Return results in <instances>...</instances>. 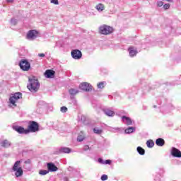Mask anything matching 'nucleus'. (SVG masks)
I'll return each mask as SVG.
<instances>
[{
  "label": "nucleus",
  "instance_id": "f257e3e1",
  "mask_svg": "<svg viewBox=\"0 0 181 181\" xmlns=\"http://www.w3.org/2000/svg\"><path fill=\"white\" fill-rule=\"evenodd\" d=\"M29 84L28 88L31 93H36L40 88V83L36 77L32 76L28 78Z\"/></svg>",
  "mask_w": 181,
  "mask_h": 181
},
{
  "label": "nucleus",
  "instance_id": "f03ea898",
  "mask_svg": "<svg viewBox=\"0 0 181 181\" xmlns=\"http://www.w3.org/2000/svg\"><path fill=\"white\" fill-rule=\"evenodd\" d=\"M12 170L15 172L16 177H21L23 175V169L21 167V160H18L14 163Z\"/></svg>",
  "mask_w": 181,
  "mask_h": 181
},
{
  "label": "nucleus",
  "instance_id": "7ed1b4c3",
  "mask_svg": "<svg viewBox=\"0 0 181 181\" xmlns=\"http://www.w3.org/2000/svg\"><path fill=\"white\" fill-rule=\"evenodd\" d=\"M114 32V28L107 25H103L99 27V33L100 35H111Z\"/></svg>",
  "mask_w": 181,
  "mask_h": 181
},
{
  "label": "nucleus",
  "instance_id": "20e7f679",
  "mask_svg": "<svg viewBox=\"0 0 181 181\" xmlns=\"http://www.w3.org/2000/svg\"><path fill=\"white\" fill-rule=\"evenodd\" d=\"M27 131H28V134L30 132H37L39 131V124L35 121H30Z\"/></svg>",
  "mask_w": 181,
  "mask_h": 181
},
{
  "label": "nucleus",
  "instance_id": "39448f33",
  "mask_svg": "<svg viewBox=\"0 0 181 181\" xmlns=\"http://www.w3.org/2000/svg\"><path fill=\"white\" fill-rule=\"evenodd\" d=\"M19 66L23 71H29L30 69V63L26 59H22L19 63Z\"/></svg>",
  "mask_w": 181,
  "mask_h": 181
},
{
  "label": "nucleus",
  "instance_id": "423d86ee",
  "mask_svg": "<svg viewBox=\"0 0 181 181\" xmlns=\"http://www.w3.org/2000/svg\"><path fill=\"white\" fill-rule=\"evenodd\" d=\"M20 98H22V93H16L13 96L10 97L9 103L14 107H16V103L18 102V100H20Z\"/></svg>",
  "mask_w": 181,
  "mask_h": 181
},
{
  "label": "nucleus",
  "instance_id": "0eeeda50",
  "mask_svg": "<svg viewBox=\"0 0 181 181\" xmlns=\"http://www.w3.org/2000/svg\"><path fill=\"white\" fill-rule=\"evenodd\" d=\"M37 36H39V32L37 30H30L27 33L26 37L28 39V40H35Z\"/></svg>",
  "mask_w": 181,
  "mask_h": 181
},
{
  "label": "nucleus",
  "instance_id": "6e6552de",
  "mask_svg": "<svg viewBox=\"0 0 181 181\" xmlns=\"http://www.w3.org/2000/svg\"><path fill=\"white\" fill-rule=\"evenodd\" d=\"M71 56L73 59H75L76 60H78L81 59L83 54L81 53V51L78 49H74L71 52Z\"/></svg>",
  "mask_w": 181,
  "mask_h": 181
},
{
  "label": "nucleus",
  "instance_id": "1a4fd4ad",
  "mask_svg": "<svg viewBox=\"0 0 181 181\" xmlns=\"http://www.w3.org/2000/svg\"><path fill=\"white\" fill-rule=\"evenodd\" d=\"M13 129L18 134H25V135L29 134V130H28V129H25L21 126H15Z\"/></svg>",
  "mask_w": 181,
  "mask_h": 181
},
{
  "label": "nucleus",
  "instance_id": "9d476101",
  "mask_svg": "<svg viewBox=\"0 0 181 181\" xmlns=\"http://www.w3.org/2000/svg\"><path fill=\"white\" fill-rule=\"evenodd\" d=\"M81 88H82V90H83V91H91V90L93 89V87L91 86V85H90V83H82L80 86Z\"/></svg>",
  "mask_w": 181,
  "mask_h": 181
},
{
  "label": "nucleus",
  "instance_id": "9b49d317",
  "mask_svg": "<svg viewBox=\"0 0 181 181\" xmlns=\"http://www.w3.org/2000/svg\"><path fill=\"white\" fill-rule=\"evenodd\" d=\"M54 74H56V71L48 69L45 71V76L47 78H54Z\"/></svg>",
  "mask_w": 181,
  "mask_h": 181
},
{
  "label": "nucleus",
  "instance_id": "f8f14e48",
  "mask_svg": "<svg viewBox=\"0 0 181 181\" xmlns=\"http://www.w3.org/2000/svg\"><path fill=\"white\" fill-rule=\"evenodd\" d=\"M47 168L49 172H57L59 170V168L57 166H56L54 163H48L47 164Z\"/></svg>",
  "mask_w": 181,
  "mask_h": 181
},
{
  "label": "nucleus",
  "instance_id": "ddd939ff",
  "mask_svg": "<svg viewBox=\"0 0 181 181\" xmlns=\"http://www.w3.org/2000/svg\"><path fill=\"white\" fill-rule=\"evenodd\" d=\"M171 154L173 156H174V158H181V151L175 147L172 148Z\"/></svg>",
  "mask_w": 181,
  "mask_h": 181
},
{
  "label": "nucleus",
  "instance_id": "4468645a",
  "mask_svg": "<svg viewBox=\"0 0 181 181\" xmlns=\"http://www.w3.org/2000/svg\"><path fill=\"white\" fill-rule=\"evenodd\" d=\"M122 118L127 125H132V120L131 118L127 116H122Z\"/></svg>",
  "mask_w": 181,
  "mask_h": 181
},
{
  "label": "nucleus",
  "instance_id": "2eb2a0df",
  "mask_svg": "<svg viewBox=\"0 0 181 181\" xmlns=\"http://www.w3.org/2000/svg\"><path fill=\"white\" fill-rule=\"evenodd\" d=\"M156 144L157 146H163L165 145V140L162 138H158L156 141Z\"/></svg>",
  "mask_w": 181,
  "mask_h": 181
},
{
  "label": "nucleus",
  "instance_id": "dca6fc26",
  "mask_svg": "<svg viewBox=\"0 0 181 181\" xmlns=\"http://www.w3.org/2000/svg\"><path fill=\"white\" fill-rule=\"evenodd\" d=\"M1 146H3V148H9V146L11 145V142L8 140H4L0 143Z\"/></svg>",
  "mask_w": 181,
  "mask_h": 181
},
{
  "label": "nucleus",
  "instance_id": "f3484780",
  "mask_svg": "<svg viewBox=\"0 0 181 181\" xmlns=\"http://www.w3.org/2000/svg\"><path fill=\"white\" fill-rule=\"evenodd\" d=\"M105 114L107 115V117H114L115 115V112L110 110H106L104 111Z\"/></svg>",
  "mask_w": 181,
  "mask_h": 181
},
{
  "label": "nucleus",
  "instance_id": "a211bd4d",
  "mask_svg": "<svg viewBox=\"0 0 181 181\" xmlns=\"http://www.w3.org/2000/svg\"><path fill=\"white\" fill-rule=\"evenodd\" d=\"M129 50V54L131 57H134V56H136V54L138 53L136 50L133 49L132 47H130Z\"/></svg>",
  "mask_w": 181,
  "mask_h": 181
},
{
  "label": "nucleus",
  "instance_id": "6ab92c4d",
  "mask_svg": "<svg viewBox=\"0 0 181 181\" xmlns=\"http://www.w3.org/2000/svg\"><path fill=\"white\" fill-rule=\"evenodd\" d=\"M124 132L126 134H132V132H135V127H129L125 129Z\"/></svg>",
  "mask_w": 181,
  "mask_h": 181
},
{
  "label": "nucleus",
  "instance_id": "aec40b11",
  "mask_svg": "<svg viewBox=\"0 0 181 181\" xmlns=\"http://www.w3.org/2000/svg\"><path fill=\"white\" fill-rule=\"evenodd\" d=\"M105 8V7H104L103 4H99L96 6L97 11H99L100 12H102V11H104Z\"/></svg>",
  "mask_w": 181,
  "mask_h": 181
},
{
  "label": "nucleus",
  "instance_id": "412c9836",
  "mask_svg": "<svg viewBox=\"0 0 181 181\" xmlns=\"http://www.w3.org/2000/svg\"><path fill=\"white\" fill-rule=\"evenodd\" d=\"M146 145H147L148 148H153L155 143L153 142V140H148L146 141Z\"/></svg>",
  "mask_w": 181,
  "mask_h": 181
},
{
  "label": "nucleus",
  "instance_id": "4be33fe9",
  "mask_svg": "<svg viewBox=\"0 0 181 181\" xmlns=\"http://www.w3.org/2000/svg\"><path fill=\"white\" fill-rule=\"evenodd\" d=\"M61 152H62L63 153H70V152H71V149H70V148H61Z\"/></svg>",
  "mask_w": 181,
  "mask_h": 181
},
{
  "label": "nucleus",
  "instance_id": "5701e85b",
  "mask_svg": "<svg viewBox=\"0 0 181 181\" xmlns=\"http://www.w3.org/2000/svg\"><path fill=\"white\" fill-rule=\"evenodd\" d=\"M137 152L139 155H145V149L142 148L141 146L137 147Z\"/></svg>",
  "mask_w": 181,
  "mask_h": 181
},
{
  "label": "nucleus",
  "instance_id": "b1692460",
  "mask_svg": "<svg viewBox=\"0 0 181 181\" xmlns=\"http://www.w3.org/2000/svg\"><path fill=\"white\" fill-rule=\"evenodd\" d=\"M93 132H94V134H97L100 135V134H103V129L94 128Z\"/></svg>",
  "mask_w": 181,
  "mask_h": 181
},
{
  "label": "nucleus",
  "instance_id": "393cba45",
  "mask_svg": "<svg viewBox=\"0 0 181 181\" xmlns=\"http://www.w3.org/2000/svg\"><path fill=\"white\" fill-rule=\"evenodd\" d=\"M78 93V90H76L75 89L69 90V93L71 94V95H76V94H77Z\"/></svg>",
  "mask_w": 181,
  "mask_h": 181
},
{
  "label": "nucleus",
  "instance_id": "a878e982",
  "mask_svg": "<svg viewBox=\"0 0 181 181\" xmlns=\"http://www.w3.org/2000/svg\"><path fill=\"white\" fill-rule=\"evenodd\" d=\"M47 173H49V170H41L39 171V174L42 175H47Z\"/></svg>",
  "mask_w": 181,
  "mask_h": 181
},
{
  "label": "nucleus",
  "instance_id": "bb28decb",
  "mask_svg": "<svg viewBox=\"0 0 181 181\" xmlns=\"http://www.w3.org/2000/svg\"><path fill=\"white\" fill-rule=\"evenodd\" d=\"M77 141L78 142H83V141H84V136L83 135L78 136Z\"/></svg>",
  "mask_w": 181,
  "mask_h": 181
},
{
  "label": "nucleus",
  "instance_id": "cd10ccee",
  "mask_svg": "<svg viewBox=\"0 0 181 181\" xmlns=\"http://www.w3.org/2000/svg\"><path fill=\"white\" fill-rule=\"evenodd\" d=\"M104 82H100L98 83V88H104Z\"/></svg>",
  "mask_w": 181,
  "mask_h": 181
},
{
  "label": "nucleus",
  "instance_id": "c85d7f7f",
  "mask_svg": "<svg viewBox=\"0 0 181 181\" xmlns=\"http://www.w3.org/2000/svg\"><path fill=\"white\" fill-rule=\"evenodd\" d=\"M108 180V175H103L101 176V180L105 181Z\"/></svg>",
  "mask_w": 181,
  "mask_h": 181
},
{
  "label": "nucleus",
  "instance_id": "c756f323",
  "mask_svg": "<svg viewBox=\"0 0 181 181\" xmlns=\"http://www.w3.org/2000/svg\"><path fill=\"white\" fill-rule=\"evenodd\" d=\"M61 112H67V107L66 106H63L61 107Z\"/></svg>",
  "mask_w": 181,
  "mask_h": 181
},
{
  "label": "nucleus",
  "instance_id": "7c9ffc66",
  "mask_svg": "<svg viewBox=\"0 0 181 181\" xmlns=\"http://www.w3.org/2000/svg\"><path fill=\"white\" fill-rule=\"evenodd\" d=\"M51 4H54V5H59V0H51Z\"/></svg>",
  "mask_w": 181,
  "mask_h": 181
},
{
  "label": "nucleus",
  "instance_id": "2f4dec72",
  "mask_svg": "<svg viewBox=\"0 0 181 181\" xmlns=\"http://www.w3.org/2000/svg\"><path fill=\"white\" fill-rule=\"evenodd\" d=\"M163 8H164V9H169V8H170V4H165L164 6H163Z\"/></svg>",
  "mask_w": 181,
  "mask_h": 181
},
{
  "label": "nucleus",
  "instance_id": "473e14b6",
  "mask_svg": "<svg viewBox=\"0 0 181 181\" xmlns=\"http://www.w3.org/2000/svg\"><path fill=\"white\" fill-rule=\"evenodd\" d=\"M104 165H111V160H106Z\"/></svg>",
  "mask_w": 181,
  "mask_h": 181
},
{
  "label": "nucleus",
  "instance_id": "72a5a7b5",
  "mask_svg": "<svg viewBox=\"0 0 181 181\" xmlns=\"http://www.w3.org/2000/svg\"><path fill=\"white\" fill-rule=\"evenodd\" d=\"M158 6L160 7V6H163V1H158L157 3Z\"/></svg>",
  "mask_w": 181,
  "mask_h": 181
},
{
  "label": "nucleus",
  "instance_id": "f704fd0d",
  "mask_svg": "<svg viewBox=\"0 0 181 181\" xmlns=\"http://www.w3.org/2000/svg\"><path fill=\"white\" fill-rule=\"evenodd\" d=\"M98 162L99 163H102V165H104L105 161L103 160V158H98Z\"/></svg>",
  "mask_w": 181,
  "mask_h": 181
},
{
  "label": "nucleus",
  "instance_id": "c9c22d12",
  "mask_svg": "<svg viewBox=\"0 0 181 181\" xmlns=\"http://www.w3.org/2000/svg\"><path fill=\"white\" fill-rule=\"evenodd\" d=\"M8 4H13V0H6Z\"/></svg>",
  "mask_w": 181,
  "mask_h": 181
},
{
  "label": "nucleus",
  "instance_id": "e433bc0d",
  "mask_svg": "<svg viewBox=\"0 0 181 181\" xmlns=\"http://www.w3.org/2000/svg\"><path fill=\"white\" fill-rule=\"evenodd\" d=\"M45 54H43V53H41V54H38V57H45Z\"/></svg>",
  "mask_w": 181,
  "mask_h": 181
},
{
  "label": "nucleus",
  "instance_id": "4c0bfd02",
  "mask_svg": "<svg viewBox=\"0 0 181 181\" xmlns=\"http://www.w3.org/2000/svg\"><path fill=\"white\" fill-rule=\"evenodd\" d=\"M81 121H86V116L83 115L81 118Z\"/></svg>",
  "mask_w": 181,
  "mask_h": 181
},
{
  "label": "nucleus",
  "instance_id": "58836bf2",
  "mask_svg": "<svg viewBox=\"0 0 181 181\" xmlns=\"http://www.w3.org/2000/svg\"><path fill=\"white\" fill-rule=\"evenodd\" d=\"M89 148H90V147L88 145H86L85 148H84V151H87Z\"/></svg>",
  "mask_w": 181,
  "mask_h": 181
},
{
  "label": "nucleus",
  "instance_id": "ea45409f",
  "mask_svg": "<svg viewBox=\"0 0 181 181\" xmlns=\"http://www.w3.org/2000/svg\"><path fill=\"white\" fill-rule=\"evenodd\" d=\"M163 1H166V2H172V0H163Z\"/></svg>",
  "mask_w": 181,
  "mask_h": 181
}]
</instances>
